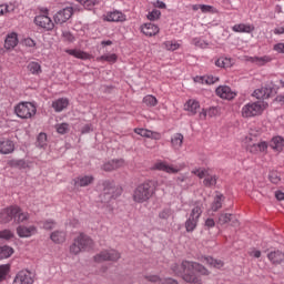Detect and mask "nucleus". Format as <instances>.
Segmentation results:
<instances>
[{
	"mask_svg": "<svg viewBox=\"0 0 284 284\" xmlns=\"http://www.w3.org/2000/svg\"><path fill=\"white\" fill-rule=\"evenodd\" d=\"M94 247V241L87 234L80 233L78 237L73 240L70 245L69 252L74 256L81 254V252H90Z\"/></svg>",
	"mask_w": 284,
	"mask_h": 284,
	"instance_id": "f03ea898",
	"label": "nucleus"
},
{
	"mask_svg": "<svg viewBox=\"0 0 284 284\" xmlns=\"http://www.w3.org/2000/svg\"><path fill=\"white\" fill-rule=\"evenodd\" d=\"M184 136L182 133H175L171 139V145L174 150H181L183 146Z\"/></svg>",
	"mask_w": 284,
	"mask_h": 284,
	"instance_id": "cd10ccee",
	"label": "nucleus"
},
{
	"mask_svg": "<svg viewBox=\"0 0 284 284\" xmlns=\"http://www.w3.org/2000/svg\"><path fill=\"white\" fill-rule=\"evenodd\" d=\"M18 44H19V38H18L17 33H11V34L7 36V38L4 40V48L7 50H12V49L17 48Z\"/></svg>",
	"mask_w": 284,
	"mask_h": 284,
	"instance_id": "b1692460",
	"label": "nucleus"
},
{
	"mask_svg": "<svg viewBox=\"0 0 284 284\" xmlns=\"http://www.w3.org/2000/svg\"><path fill=\"white\" fill-rule=\"evenodd\" d=\"M284 146V140L282 136H275L271 141V148L273 150H283Z\"/></svg>",
	"mask_w": 284,
	"mask_h": 284,
	"instance_id": "4c0bfd02",
	"label": "nucleus"
},
{
	"mask_svg": "<svg viewBox=\"0 0 284 284\" xmlns=\"http://www.w3.org/2000/svg\"><path fill=\"white\" fill-rule=\"evenodd\" d=\"M149 21H158V19H161V11L158 9H153L148 13Z\"/></svg>",
	"mask_w": 284,
	"mask_h": 284,
	"instance_id": "3c124183",
	"label": "nucleus"
},
{
	"mask_svg": "<svg viewBox=\"0 0 284 284\" xmlns=\"http://www.w3.org/2000/svg\"><path fill=\"white\" fill-rule=\"evenodd\" d=\"M50 239L53 243L57 244L65 243V232L54 231L51 233Z\"/></svg>",
	"mask_w": 284,
	"mask_h": 284,
	"instance_id": "c756f323",
	"label": "nucleus"
},
{
	"mask_svg": "<svg viewBox=\"0 0 284 284\" xmlns=\"http://www.w3.org/2000/svg\"><path fill=\"white\" fill-rule=\"evenodd\" d=\"M205 170L196 169L192 171V174H195L200 179H205Z\"/></svg>",
	"mask_w": 284,
	"mask_h": 284,
	"instance_id": "052dcab7",
	"label": "nucleus"
},
{
	"mask_svg": "<svg viewBox=\"0 0 284 284\" xmlns=\"http://www.w3.org/2000/svg\"><path fill=\"white\" fill-rule=\"evenodd\" d=\"M160 284H179V281L172 277H168V278H162Z\"/></svg>",
	"mask_w": 284,
	"mask_h": 284,
	"instance_id": "e2e57ef3",
	"label": "nucleus"
},
{
	"mask_svg": "<svg viewBox=\"0 0 284 284\" xmlns=\"http://www.w3.org/2000/svg\"><path fill=\"white\" fill-rule=\"evenodd\" d=\"M34 23L36 26H39V28H43V30H54V22H52V19L48 16H37L34 18Z\"/></svg>",
	"mask_w": 284,
	"mask_h": 284,
	"instance_id": "9b49d317",
	"label": "nucleus"
},
{
	"mask_svg": "<svg viewBox=\"0 0 284 284\" xmlns=\"http://www.w3.org/2000/svg\"><path fill=\"white\" fill-rule=\"evenodd\" d=\"M134 133L143 136L144 139H152L153 141H161V133L148 129L136 128Z\"/></svg>",
	"mask_w": 284,
	"mask_h": 284,
	"instance_id": "ddd939ff",
	"label": "nucleus"
},
{
	"mask_svg": "<svg viewBox=\"0 0 284 284\" xmlns=\"http://www.w3.org/2000/svg\"><path fill=\"white\" fill-rule=\"evenodd\" d=\"M195 81L199 83H206V85H213V83H216L219 81V78L214 75H203V77H196Z\"/></svg>",
	"mask_w": 284,
	"mask_h": 284,
	"instance_id": "c9c22d12",
	"label": "nucleus"
},
{
	"mask_svg": "<svg viewBox=\"0 0 284 284\" xmlns=\"http://www.w3.org/2000/svg\"><path fill=\"white\" fill-rule=\"evenodd\" d=\"M272 61V58L270 55H264V57H253L251 58V62L255 63V65H266V63H270Z\"/></svg>",
	"mask_w": 284,
	"mask_h": 284,
	"instance_id": "e433bc0d",
	"label": "nucleus"
},
{
	"mask_svg": "<svg viewBox=\"0 0 284 284\" xmlns=\"http://www.w3.org/2000/svg\"><path fill=\"white\" fill-rule=\"evenodd\" d=\"M94 183V176L92 175H84L77 178L74 180V185H78L79 187H88V185H92Z\"/></svg>",
	"mask_w": 284,
	"mask_h": 284,
	"instance_id": "5701e85b",
	"label": "nucleus"
},
{
	"mask_svg": "<svg viewBox=\"0 0 284 284\" xmlns=\"http://www.w3.org/2000/svg\"><path fill=\"white\" fill-rule=\"evenodd\" d=\"M199 8L202 12H210L211 10H214V7L210 4H200Z\"/></svg>",
	"mask_w": 284,
	"mask_h": 284,
	"instance_id": "69168bd1",
	"label": "nucleus"
},
{
	"mask_svg": "<svg viewBox=\"0 0 284 284\" xmlns=\"http://www.w3.org/2000/svg\"><path fill=\"white\" fill-rule=\"evenodd\" d=\"M36 148L45 149L48 148V134L41 132L37 136Z\"/></svg>",
	"mask_w": 284,
	"mask_h": 284,
	"instance_id": "72a5a7b5",
	"label": "nucleus"
},
{
	"mask_svg": "<svg viewBox=\"0 0 284 284\" xmlns=\"http://www.w3.org/2000/svg\"><path fill=\"white\" fill-rule=\"evenodd\" d=\"M153 170H158L159 172H166V174H179V172H181V169H176L173 165L168 164L165 161L155 162Z\"/></svg>",
	"mask_w": 284,
	"mask_h": 284,
	"instance_id": "9d476101",
	"label": "nucleus"
},
{
	"mask_svg": "<svg viewBox=\"0 0 284 284\" xmlns=\"http://www.w3.org/2000/svg\"><path fill=\"white\" fill-rule=\"evenodd\" d=\"M65 53L70 54V57H74L75 59H81L82 61H88L92 59V55L90 53L79 49H67Z\"/></svg>",
	"mask_w": 284,
	"mask_h": 284,
	"instance_id": "aec40b11",
	"label": "nucleus"
},
{
	"mask_svg": "<svg viewBox=\"0 0 284 284\" xmlns=\"http://www.w3.org/2000/svg\"><path fill=\"white\" fill-rule=\"evenodd\" d=\"M144 280L148 281L149 283H159L161 284V276L159 275H152V274H148V275H144Z\"/></svg>",
	"mask_w": 284,
	"mask_h": 284,
	"instance_id": "864d4df0",
	"label": "nucleus"
},
{
	"mask_svg": "<svg viewBox=\"0 0 284 284\" xmlns=\"http://www.w3.org/2000/svg\"><path fill=\"white\" fill-rule=\"evenodd\" d=\"M43 230H54V225H57V222L53 220H45L44 222H41Z\"/></svg>",
	"mask_w": 284,
	"mask_h": 284,
	"instance_id": "6e6d98bb",
	"label": "nucleus"
},
{
	"mask_svg": "<svg viewBox=\"0 0 284 284\" xmlns=\"http://www.w3.org/2000/svg\"><path fill=\"white\" fill-rule=\"evenodd\" d=\"M201 214H203V203L197 202L192 209L189 219L184 223L186 232H194L196 230Z\"/></svg>",
	"mask_w": 284,
	"mask_h": 284,
	"instance_id": "7ed1b4c3",
	"label": "nucleus"
},
{
	"mask_svg": "<svg viewBox=\"0 0 284 284\" xmlns=\"http://www.w3.org/2000/svg\"><path fill=\"white\" fill-rule=\"evenodd\" d=\"M75 1H78V3H81V6H83L88 10H92V8H94V6L99 3V0H75Z\"/></svg>",
	"mask_w": 284,
	"mask_h": 284,
	"instance_id": "de8ad7c7",
	"label": "nucleus"
},
{
	"mask_svg": "<svg viewBox=\"0 0 284 284\" xmlns=\"http://www.w3.org/2000/svg\"><path fill=\"white\" fill-rule=\"evenodd\" d=\"M18 213H19L18 205H11V206L3 209L0 212V223H10V221H16Z\"/></svg>",
	"mask_w": 284,
	"mask_h": 284,
	"instance_id": "6e6552de",
	"label": "nucleus"
},
{
	"mask_svg": "<svg viewBox=\"0 0 284 284\" xmlns=\"http://www.w3.org/2000/svg\"><path fill=\"white\" fill-rule=\"evenodd\" d=\"M38 230L37 226L31 225V226H24V225H19L17 227V234L20 239H30V236H33V234H37Z\"/></svg>",
	"mask_w": 284,
	"mask_h": 284,
	"instance_id": "4468645a",
	"label": "nucleus"
},
{
	"mask_svg": "<svg viewBox=\"0 0 284 284\" xmlns=\"http://www.w3.org/2000/svg\"><path fill=\"white\" fill-rule=\"evenodd\" d=\"M14 254V248L8 245H0V261L3 258H10Z\"/></svg>",
	"mask_w": 284,
	"mask_h": 284,
	"instance_id": "f704fd0d",
	"label": "nucleus"
},
{
	"mask_svg": "<svg viewBox=\"0 0 284 284\" xmlns=\"http://www.w3.org/2000/svg\"><path fill=\"white\" fill-rule=\"evenodd\" d=\"M14 152V142L10 139L0 140V154H12Z\"/></svg>",
	"mask_w": 284,
	"mask_h": 284,
	"instance_id": "f3484780",
	"label": "nucleus"
},
{
	"mask_svg": "<svg viewBox=\"0 0 284 284\" xmlns=\"http://www.w3.org/2000/svg\"><path fill=\"white\" fill-rule=\"evenodd\" d=\"M172 216V209L171 207H165L162 211L159 212V219L162 221H168Z\"/></svg>",
	"mask_w": 284,
	"mask_h": 284,
	"instance_id": "09e8293b",
	"label": "nucleus"
},
{
	"mask_svg": "<svg viewBox=\"0 0 284 284\" xmlns=\"http://www.w3.org/2000/svg\"><path fill=\"white\" fill-rule=\"evenodd\" d=\"M223 201H225V196H223V194L215 195V197L211 204L212 212H219V210H221V207H223Z\"/></svg>",
	"mask_w": 284,
	"mask_h": 284,
	"instance_id": "c85d7f7f",
	"label": "nucleus"
},
{
	"mask_svg": "<svg viewBox=\"0 0 284 284\" xmlns=\"http://www.w3.org/2000/svg\"><path fill=\"white\" fill-rule=\"evenodd\" d=\"M119 258H121V253H119V251L116 250L101 251L99 254L94 256L95 263H103L105 261L116 263Z\"/></svg>",
	"mask_w": 284,
	"mask_h": 284,
	"instance_id": "0eeeda50",
	"label": "nucleus"
},
{
	"mask_svg": "<svg viewBox=\"0 0 284 284\" xmlns=\"http://www.w3.org/2000/svg\"><path fill=\"white\" fill-rule=\"evenodd\" d=\"M215 93L221 99H226L227 101H232V99H234L236 97V93L234 91H232V88H230L227 85L219 87L215 90Z\"/></svg>",
	"mask_w": 284,
	"mask_h": 284,
	"instance_id": "2eb2a0df",
	"label": "nucleus"
},
{
	"mask_svg": "<svg viewBox=\"0 0 284 284\" xmlns=\"http://www.w3.org/2000/svg\"><path fill=\"white\" fill-rule=\"evenodd\" d=\"M34 278H32V273L30 271H20L12 284H33Z\"/></svg>",
	"mask_w": 284,
	"mask_h": 284,
	"instance_id": "f8f14e48",
	"label": "nucleus"
},
{
	"mask_svg": "<svg viewBox=\"0 0 284 284\" xmlns=\"http://www.w3.org/2000/svg\"><path fill=\"white\" fill-rule=\"evenodd\" d=\"M143 103L148 108H154L159 104V100H156V97L154 95H146L143 98Z\"/></svg>",
	"mask_w": 284,
	"mask_h": 284,
	"instance_id": "a19ab883",
	"label": "nucleus"
},
{
	"mask_svg": "<svg viewBox=\"0 0 284 284\" xmlns=\"http://www.w3.org/2000/svg\"><path fill=\"white\" fill-rule=\"evenodd\" d=\"M23 44L27 45V48H34V45H37V42H34L32 38H27L23 40Z\"/></svg>",
	"mask_w": 284,
	"mask_h": 284,
	"instance_id": "680f3d73",
	"label": "nucleus"
},
{
	"mask_svg": "<svg viewBox=\"0 0 284 284\" xmlns=\"http://www.w3.org/2000/svg\"><path fill=\"white\" fill-rule=\"evenodd\" d=\"M62 37H63V40L67 41L68 43H74V36L69 31H64L62 33Z\"/></svg>",
	"mask_w": 284,
	"mask_h": 284,
	"instance_id": "4d7b16f0",
	"label": "nucleus"
},
{
	"mask_svg": "<svg viewBox=\"0 0 284 284\" xmlns=\"http://www.w3.org/2000/svg\"><path fill=\"white\" fill-rule=\"evenodd\" d=\"M14 113L19 119H32L37 114V106L31 102H20L16 105Z\"/></svg>",
	"mask_w": 284,
	"mask_h": 284,
	"instance_id": "20e7f679",
	"label": "nucleus"
},
{
	"mask_svg": "<svg viewBox=\"0 0 284 284\" xmlns=\"http://www.w3.org/2000/svg\"><path fill=\"white\" fill-rule=\"evenodd\" d=\"M124 163L125 161H123V159L111 160L102 165V170L104 172H112L114 170H119V168H123Z\"/></svg>",
	"mask_w": 284,
	"mask_h": 284,
	"instance_id": "6ab92c4d",
	"label": "nucleus"
},
{
	"mask_svg": "<svg viewBox=\"0 0 284 284\" xmlns=\"http://www.w3.org/2000/svg\"><path fill=\"white\" fill-rule=\"evenodd\" d=\"M268 179L271 183H274V185H278L281 183V173H278V171H271L268 174Z\"/></svg>",
	"mask_w": 284,
	"mask_h": 284,
	"instance_id": "49530a36",
	"label": "nucleus"
},
{
	"mask_svg": "<svg viewBox=\"0 0 284 284\" xmlns=\"http://www.w3.org/2000/svg\"><path fill=\"white\" fill-rule=\"evenodd\" d=\"M104 201H112V199H119L121 196V189L114 185V182L109 180L102 183Z\"/></svg>",
	"mask_w": 284,
	"mask_h": 284,
	"instance_id": "423d86ee",
	"label": "nucleus"
},
{
	"mask_svg": "<svg viewBox=\"0 0 284 284\" xmlns=\"http://www.w3.org/2000/svg\"><path fill=\"white\" fill-rule=\"evenodd\" d=\"M119 57L116 55V53H111L108 55H101L97 58V61H106L108 63H116Z\"/></svg>",
	"mask_w": 284,
	"mask_h": 284,
	"instance_id": "37998d69",
	"label": "nucleus"
},
{
	"mask_svg": "<svg viewBox=\"0 0 284 284\" xmlns=\"http://www.w3.org/2000/svg\"><path fill=\"white\" fill-rule=\"evenodd\" d=\"M163 48H165V50H170L171 52H174V50H179L180 44L176 42H172V41H165L162 43Z\"/></svg>",
	"mask_w": 284,
	"mask_h": 284,
	"instance_id": "8fccbe9b",
	"label": "nucleus"
},
{
	"mask_svg": "<svg viewBox=\"0 0 284 284\" xmlns=\"http://www.w3.org/2000/svg\"><path fill=\"white\" fill-rule=\"evenodd\" d=\"M275 197L277 199V201H284V193L282 191H276Z\"/></svg>",
	"mask_w": 284,
	"mask_h": 284,
	"instance_id": "774afa93",
	"label": "nucleus"
},
{
	"mask_svg": "<svg viewBox=\"0 0 284 284\" xmlns=\"http://www.w3.org/2000/svg\"><path fill=\"white\" fill-rule=\"evenodd\" d=\"M233 32H245L246 34H250L251 32H254L255 27L254 24H245L240 23L232 27Z\"/></svg>",
	"mask_w": 284,
	"mask_h": 284,
	"instance_id": "a878e982",
	"label": "nucleus"
},
{
	"mask_svg": "<svg viewBox=\"0 0 284 284\" xmlns=\"http://www.w3.org/2000/svg\"><path fill=\"white\" fill-rule=\"evenodd\" d=\"M217 178L216 175H206V178L203 181V185L205 187H212L216 185Z\"/></svg>",
	"mask_w": 284,
	"mask_h": 284,
	"instance_id": "a18cd8bd",
	"label": "nucleus"
},
{
	"mask_svg": "<svg viewBox=\"0 0 284 284\" xmlns=\"http://www.w3.org/2000/svg\"><path fill=\"white\" fill-rule=\"evenodd\" d=\"M106 21L109 22H123L125 21V14L121 11H113L106 14Z\"/></svg>",
	"mask_w": 284,
	"mask_h": 284,
	"instance_id": "bb28decb",
	"label": "nucleus"
},
{
	"mask_svg": "<svg viewBox=\"0 0 284 284\" xmlns=\"http://www.w3.org/2000/svg\"><path fill=\"white\" fill-rule=\"evenodd\" d=\"M274 93V88L271 85L263 87L262 89H256L253 93V97H256L257 99H270L272 94Z\"/></svg>",
	"mask_w": 284,
	"mask_h": 284,
	"instance_id": "412c9836",
	"label": "nucleus"
},
{
	"mask_svg": "<svg viewBox=\"0 0 284 284\" xmlns=\"http://www.w3.org/2000/svg\"><path fill=\"white\" fill-rule=\"evenodd\" d=\"M30 220V213L23 212L20 206H18V213L16 214L14 223H26Z\"/></svg>",
	"mask_w": 284,
	"mask_h": 284,
	"instance_id": "2f4dec72",
	"label": "nucleus"
},
{
	"mask_svg": "<svg viewBox=\"0 0 284 284\" xmlns=\"http://www.w3.org/2000/svg\"><path fill=\"white\" fill-rule=\"evenodd\" d=\"M232 221V214L230 213H221L217 217V223L220 225H225Z\"/></svg>",
	"mask_w": 284,
	"mask_h": 284,
	"instance_id": "c03bdc74",
	"label": "nucleus"
},
{
	"mask_svg": "<svg viewBox=\"0 0 284 284\" xmlns=\"http://www.w3.org/2000/svg\"><path fill=\"white\" fill-rule=\"evenodd\" d=\"M263 114V102H248L242 108L243 119H252V116H261Z\"/></svg>",
	"mask_w": 284,
	"mask_h": 284,
	"instance_id": "39448f33",
	"label": "nucleus"
},
{
	"mask_svg": "<svg viewBox=\"0 0 284 284\" xmlns=\"http://www.w3.org/2000/svg\"><path fill=\"white\" fill-rule=\"evenodd\" d=\"M27 70H29L36 77H39V74L43 72V69H41V64L34 61L28 63Z\"/></svg>",
	"mask_w": 284,
	"mask_h": 284,
	"instance_id": "7c9ffc66",
	"label": "nucleus"
},
{
	"mask_svg": "<svg viewBox=\"0 0 284 284\" xmlns=\"http://www.w3.org/2000/svg\"><path fill=\"white\" fill-rule=\"evenodd\" d=\"M184 110L189 112V116H194L197 110H201V103L194 99H190L184 103Z\"/></svg>",
	"mask_w": 284,
	"mask_h": 284,
	"instance_id": "a211bd4d",
	"label": "nucleus"
},
{
	"mask_svg": "<svg viewBox=\"0 0 284 284\" xmlns=\"http://www.w3.org/2000/svg\"><path fill=\"white\" fill-rule=\"evenodd\" d=\"M74 14V8L67 7L55 13L53 17L55 23H65L69 19H72V16Z\"/></svg>",
	"mask_w": 284,
	"mask_h": 284,
	"instance_id": "1a4fd4ad",
	"label": "nucleus"
},
{
	"mask_svg": "<svg viewBox=\"0 0 284 284\" xmlns=\"http://www.w3.org/2000/svg\"><path fill=\"white\" fill-rule=\"evenodd\" d=\"M204 263L206 265H210L211 267H215L216 270H221L225 265L223 261L221 260H215L214 257H204Z\"/></svg>",
	"mask_w": 284,
	"mask_h": 284,
	"instance_id": "473e14b6",
	"label": "nucleus"
},
{
	"mask_svg": "<svg viewBox=\"0 0 284 284\" xmlns=\"http://www.w3.org/2000/svg\"><path fill=\"white\" fill-rule=\"evenodd\" d=\"M159 26L149 22L141 26V32L142 34H145V37H156L160 32Z\"/></svg>",
	"mask_w": 284,
	"mask_h": 284,
	"instance_id": "dca6fc26",
	"label": "nucleus"
},
{
	"mask_svg": "<svg viewBox=\"0 0 284 284\" xmlns=\"http://www.w3.org/2000/svg\"><path fill=\"white\" fill-rule=\"evenodd\" d=\"M273 50H275V52H280L281 54H284V42L275 44Z\"/></svg>",
	"mask_w": 284,
	"mask_h": 284,
	"instance_id": "0e129e2a",
	"label": "nucleus"
},
{
	"mask_svg": "<svg viewBox=\"0 0 284 284\" xmlns=\"http://www.w3.org/2000/svg\"><path fill=\"white\" fill-rule=\"evenodd\" d=\"M267 258L271 261L272 265H281V263H284V253L280 250L271 251L267 254Z\"/></svg>",
	"mask_w": 284,
	"mask_h": 284,
	"instance_id": "4be33fe9",
	"label": "nucleus"
},
{
	"mask_svg": "<svg viewBox=\"0 0 284 284\" xmlns=\"http://www.w3.org/2000/svg\"><path fill=\"white\" fill-rule=\"evenodd\" d=\"M8 274H10V264L0 265V283L8 278Z\"/></svg>",
	"mask_w": 284,
	"mask_h": 284,
	"instance_id": "79ce46f5",
	"label": "nucleus"
},
{
	"mask_svg": "<svg viewBox=\"0 0 284 284\" xmlns=\"http://www.w3.org/2000/svg\"><path fill=\"white\" fill-rule=\"evenodd\" d=\"M0 239H4V241H10V239H14V233L10 230L0 231Z\"/></svg>",
	"mask_w": 284,
	"mask_h": 284,
	"instance_id": "5fc2aeb1",
	"label": "nucleus"
},
{
	"mask_svg": "<svg viewBox=\"0 0 284 284\" xmlns=\"http://www.w3.org/2000/svg\"><path fill=\"white\" fill-rule=\"evenodd\" d=\"M68 105H70V101L67 98H60L52 102V108L55 112H63Z\"/></svg>",
	"mask_w": 284,
	"mask_h": 284,
	"instance_id": "393cba45",
	"label": "nucleus"
},
{
	"mask_svg": "<svg viewBox=\"0 0 284 284\" xmlns=\"http://www.w3.org/2000/svg\"><path fill=\"white\" fill-rule=\"evenodd\" d=\"M156 187H159V182L154 180H146L140 183L132 194L134 203H148L154 194H156Z\"/></svg>",
	"mask_w": 284,
	"mask_h": 284,
	"instance_id": "f257e3e1",
	"label": "nucleus"
},
{
	"mask_svg": "<svg viewBox=\"0 0 284 284\" xmlns=\"http://www.w3.org/2000/svg\"><path fill=\"white\" fill-rule=\"evenodd\" d=\"M207 115L212 119V116L219 115V108L212 106L207 110Z\"/></svg>",
	"mask_w": 284,
	"mask_h": 284,
	"instance_id": "bf43d9fd",
	"label": "nucleus"
},
{
	"mask_svg": "<svg viewBox=\"0 0 284 284\" xmlns=\"http://www.w3.org/2000/svg\"><path fill=\"white\" fill-rule=\"evenodd\" d=\"M215 225H216V222L212 217L206 219L204 222L205 230H212V227H215Z\"/></svg>",
	"mask_w": 284,
	"mask_h": 284,
	"instance_id": "13d9d810",
	"label": "nucleus"
},
{
	"mask_svg": "<svg viewBox=\"0 0 284 284\" xmlns=\"http://www.w3.org/2000/svg\"><path fill=\"white\" fill-rule=\"evenodd\" d=\"M8 4H0V17L3 14H8Z\"/></svg>",
	"mask_w": 284,
	"mask_h": 284,
	"instance_id": "338daca9",
	"label": "nucleus"
},
{
	"mask_svg": "<svg viewBox=\"0 0 284 284\" xmlns=\"http://www.w3.org/2000/svg\"><path fill=\"white\" fill-rule=\"evenodd\" d=\"M10 168H18V170H26L28 168V163L26 160H11L9 161Z\"/></svg>",
	"mask_w": 284,
	"mask_h": 284,
	"instance_id": "ea45409f",
	"label": "nucleus"
},
{
	"mask_svg": "<svg viewBox=\"0 0 284 284\" xmlns=\"http://www.w3.org/2000/svg\"><path fill=\"white\" fill-rule=\"evenodd\" d=\"M58 134H68L70 132V124L61 123L57 125Z\"/></svg>",
	"mask_w": 284,
	"mask_h": 284,
	"instance_id": "603ef678",
	"label": "nucleus"
},
{
	"mask_svg": "<svg viewBox=\"0 0 284 284\" xmlns=\"http://www.w3.org/2000/svg\"><path fill=\"white\" fill-rule=\"evenodd\" d=\"M267 150V143L266 142H260L257 144H253L250 148V152L253 154H256V152H265Z\"/></svg>",
	"mask_w": 284,
	"mask_h": 284,
	"instance_id": "58836bf2",
	"label": "nucleus"
}]
</instances>
